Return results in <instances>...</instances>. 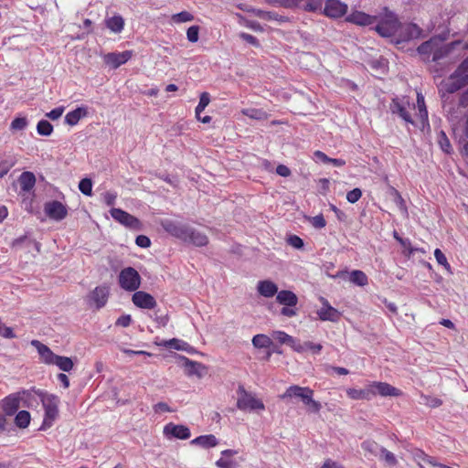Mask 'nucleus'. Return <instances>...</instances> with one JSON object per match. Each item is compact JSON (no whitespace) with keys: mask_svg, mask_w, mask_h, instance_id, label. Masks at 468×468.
<instances>
[{"mask_svg":"<svg viewBox=\"0 0 468 468\" xmlns=\"http://www.w3.org/2000/svg\"><path fill=\"white\" fill-rule=\"evenodd\" d=\"M36 394L41 401L45 410L43 423L40 427L41 431H45L53 425V422L58 416L59 399L56 395L48 394L42 390L37 391Z\"/></svg>","mask_w":468,"mask_h":468,"instance_id":"1","label":"nucleus"},{"mask_svg":"<svg viewBox=\"0 0 468 468\" xmlns=\"http://www.w3.org/2000/svg\"><path fill=\"white\" fill-rule=\"evenodd\" d=\"M410 102L408 97H394L389 103V111L393 115L398 116L404 121L405 124L417 126L416 119H412L410 112Z\"/></svg>","mask_w":468,"mask_h":468,"instance_id":"2","label":"nucleus"},{"mask_svg":"<svg viewBox=\"0 0 468 468\" xmlns=\"http://www.w3.org/2000/svg\"><path fill=\"white\" fill-rule=\"evenodd\" d=\"M418 52L424 61L434 62V65L431 68L432 72H439V37L434 36L428 41L423 42L418 48Z\"/></svg>","mask_w":468,"mask_h":468,"instance_id":"3","label":"nucleus"},{"mask_svg":"<svg viewBox=\"0 0 468 468\" xmlns=\"http://www.w3.org/2000/svg\"><path fill=\"white\" fill-rule=\"evenodd\" d=\"M237 394L239 396L237 400V408L239 410L253 411L265 409L263 402L251 392L247 391L243 385H239Z\"/></svg>","mask_w":468,"mask_h":468,"instance_id":"4","label":"nucleus"},{"mask_svg":"<svg viewBox=\"0 0 468 468\" xmlns=\"http://www.w3.org/2000/svg\"><path fill=\"white\" fill-rule=\"evenodd\" d=\"M141 276L133 267L123 268L118 276L119 285L127 292H135L141 285Z\"/></svg>","mask_w":468,"mask_h":468,"instance_id":"5","label":"nucleus"},{"mask_svg":"<svg viewBox=\"0 0 468 468\" xmlns=\"http://www.w3.org/2000/svg\"><path fill=\"white\" fill-rule=\"evenodd\" d=\"M399 23L397 16L392 12H388L378 20L374 28L383 37H393L395 38Z\"/></svg>","mask_w":468,"mask_h":468,"instance_id":"6","label":"nucleus"},{"mask_svg":"<svg viewBox=\"0 0 468 468\" xmlns=\"http://www.w3.org/2000/svg\"><path fill=\"white\" fill-rule=\"evenodd\" d=\"M323 3L324 0H321V10L314 12L315 14L324 15L332 19H337L347 13V5L340 0H326L324 5H323Z\"/></svg>","mask_w":468,"mask_h":468,"instance_id":"7","label":"nucleus"},{"mask_svg":"<svg viewBox=\"0 0 468 468\" xmlns=\"http://www.w3.org/2000/svg\"><path fill=\"white\" fill-rule=\"evenodd\" d=\"M420 34L421 29L414 23H399L398 31L393 42L399 45L418 38Z\"/></svg>","mask_w":468,"mask_h":468,"instance_id":"8","label":"nucleus"},{"mask_svg":"<svg viewBox=\"0 0 468 468\" xmlns=\"http://www.w3.org/2000/svg\"><path fill=\"white\" fill-rule=\"evenodd\" d=\"M110 296V288L108 285L103 284L95 287L86 298L87 303L90 307H95L97 310L105 306Z\"/></svg>","mask_w":468,"mask_h":468,"instance_id":"9","label":"nucleus"},{"mask_svg":"<svg viewBox=\"0 0 468 468\" xmlns=\"http://www.w3.org/2000/svg\"><path fill=\"white\" fill-rule=\"evenodd\" d=\"M110 214L115 221L132 230H141L142 229L141 221L122 208L112 207Z\"/></svg>","mask_w":468,"mask_h":468,"instance_id":"10","label":"nucleus"},{"mask_svg":"<svg viewBox=\"0 0 468 468\" xmlns=\"http://www.w3.org/2000/svg\"><path fill=\"white\" fill-rule=\"evenodd\" d=\"M162 228L171 236L182 240L186 239L189 225L173 219H164L161 222Z\"/></svg>","mask_w":468,"mask_h":468,"instance_id":"11","label":"nucleus"},{"mask_svg":"<svg viewBox=\"0 0 468 468\" xmlns=\"http://www.w3.org/2000/svg\"><path fill=\"white\" fill-rule=\"evenodd\" d=\"M281 5L286 8H302L305 12L313 13L321 10V0H278Z\"/></svg>","mask_w":468,"mask_h":468,"instance_id":"12","label":"nucleus"},{"mask_svg":"<svg viewBox=\"0 0 468 468\" xmlns=\"http://www.w3.org/2000/svg\"><path fill=\"white\" fill-rule=\"evenodd\" d=\"M44 212L50 219L60 221L67 217L68 208L60 201L52 200L44 204Z\"/></svg>","mask_w":468,"mask_h":468,"instance_id":"13","label":"nucleus"},{"mask_svg":"<svg viewBox=\"0 0 468 468\" xmlns=\"http://www.w3.org/2000/svg\"><path fill=\"white\" fill-rule=\"evenodd\" d=\"M320 302L322 303V307L316 311L318 318L324 322H338L342 315L341 313L333 307L325 298L320 297Z\"/></svg>","mask_w":468,"mask_h":468,"instance_id":"14","label":"nucleus"},{"mask_svg":"<svg viewBox=\"0 0 468 468\" xmlns=\"http://www.w3.org/2000/svg\"><path fill=\"white\" fill-rule=\"evenodd\" d=\"M133 56V51L125 50L122 52H110L103 56L104 63L115 69L125 64Z\"/></svg>","mask_w":468,"mask_h":468,"instance_id":"15","label":"nucleus"},{"mask_svg":"<svg viewBox=\"0 0 468 468\" xmlns=\"http://www.w3.org/2000/svg\"><path fill=\"white\" fill-rule=\"evenodd\" d=\"M164 435L167 438H176L179 440H187L191 436L188 427L172 422L164 427Z\"/></svg>","mask_w":468,"mask_h":468,"instance_id":"16","label":"nucleus"},{"mask_svg":"<svg viewBox=\"0 0 468 468\" xmlns=\"http://www.w3.org/2000/svg\"><path fill=\"white\" fill-rule=\"evenodd\" d=\"M133 304L142 309H154L157 303L153 295L144 291H135L132 296Z\"/></svg>","mask_w":468,"mask_h":468,"instance_id":"17","label":"nucleus"},{"mask_svg":"<svg viewBox=\"0 0 468 468\" xmlns=\"http://www.w3.org/2000/svg\"><path fill=\"white\" fill-rule=\"evenodd\" d=\"M374 397L379 395L381 397H398L401 391L387 382L373 381L370 383Z\"/></svg>","mask_w":468,"mask_h":468,"instance_id":"18","label":"nucleus"},{"mask_svg":"<svg viewBox=\"0 0 468 468\" xmlns=\"http://www.w3.org/2000/svg\"><path fill=\"white\" fill-rule=\"evenodd\" d=\"M468 84V77L458 73L454 70V72L450 76L447 81L444 83V89L449 93H454L457 90H461L463 87Z\"/></svg>","mask_w":468,"mask_h":468,"instance_id":"19","label":"nucleus"},{"mask_svg":"<svg viewBox=\"0 0 468 468\" xmlns=\"http://www.w3.org/2000/svg\"><path fill=\"white\" fill-rule=\"evenodd\" d=\"M1 407L2 412L8 417L15 415L20 408V395L18 392L5 397L1 402Z\"/></svg>","mask_w":468,"mask_h":468,"instance_id":"20","label":"nucleus"},{"mask_svg":"<svg viewBox=\"0 0 468 468\" xmlns=\"http://www.w3.org/2000/svg\"><path fill=\"white\" fill-rule=\"evenodd\" d=\"M378 20L376 16H370L361 11L352 12L346 21L357 26H372Z\"/></svg>","mask_w":468,"mask_h":468,"instance_id":"21","label":"nucleus"},{"mask_svg":"<svg viewBox=\"0 0 468 468\" xmlns=\"http://www.w3.org/2000/svg\"><path fill=\"white\" fill-rule=\"evenodd\" d=\"M30 344L37 349L41 362L46 365H53L57 355L48 346L38 340H32Z\"/></svg>","mask_w":468,"mask_h":468,"instance_id":"22","label":"nucleus"},{"mask_svg":"<svg viewBox=\"0 0 468 468\" xmlns=\"http://www.w3.org/2000/svg\"><path fill=\"white\" fill-rule=\"evenodd\" d=\"M184 242L192 244L197 247H203L208 243V238L205 233L189 226L187 229L186 239L184 240Z\"/></svg>","mask_w":468,"mask_h":468,"instance_id":"23","label":"nucleus"},{"mask_svg":"<svg viewBox=\"0 0 468 468\" xmlns=\"http://www.w3.org/2000/svg\"><path fill=\"white\" fill-rule=\"evenodd\" d=\"M346 395L354 400H371L374 398L370 383L366 388L360 389L349 388L346 389Z\"/></svg>","mask_w":468,"mask_h":468,"instance_id":"24","label":"nucleus"},{"mask_svg":"<svg viewBox=\"0 0 468 468\" xmlns=\"http://www.w3.org/2000/svg\"><path fill=\"white\" fill-rule=\"evenodd\" d=\"M257 292L261 296L271 298L278 293V286L271 280L259 281L257 283Z\"/></svg>","mask_w":468,"mask_h":468,"instance_id":"25","label":"nucleus"},{"mask_svg":"<svg viewBox=\"0 0 468 468\" xmlns=\"http://www.w3.org/2000/svg\"><path fill=\"white\" fill-rule=\"evenodd\" d=\"M310 393L309 387H301L298 385H292L286 388L285 392L280 395V399L282 400H286L288 399L297 398L302 400L303 399L304 394Z\"/></svg>","mask_w":468,"mask_h":468,"instance_id":"26","label":"nucleus"},{"mask_svg":"<svg viewBox=\"0 0 468 468\" xmlns=\"http://www.w3.org/2000/svg\"><path fill=\"white\" fill-rule=\"evenodd\" d=\"M276 301L282 306H296L298 303V297L292 291L282 290L278 292Z\"/></svg>","mask_w":468,"mask_h":468,"instance_id":"27","label":"nucleus"},{"mask_svg":"<svg viewBox=\"0 0 468 468\" xmlns=\"http://www.w3.org/2000/svg\"><path fill=\"white\" fill-rule=\"evenodd\" d=\"M190 443L192 445L200 446L204 449H209L218 445V441L213 434L200 435L193 439Z\"/></svg>","mask_w":468,"mask_h":468,"instance_id":"28","label":"nucleus"},{"mask_svg":"<svg viewBox=\"0 0 468 468\" xmlns=\"http://www.w3.org/2000/svg\"><path fill=\"white\" fill-rule=\"evenodd\" d=\"M18 182L21 191L29 192L36 185V176L32 172L26 171L19 176Z\"/></svg>","mask_w":468,"mask_h":468,"instance_id":"29","label":"nucleus"},{"mask_svg":"<svg viewBox=\"0 0 468 468\" xmlns=\"http://www.w3.org/2000/svg\"><path fill=\"white\" fill-rule=\"evenodd\" d=\"M86 107H78L75 110L69 112L65 116V123L70 126L78 124L80 120L87 115Z\"/></svg>","mask_w":468,"mask_h":468,"instance_id":"30","label":"nucleus"},{"mask_svg":"<svg viewBox=\"0 0 468 468\" xmlns=\"http://www.w3.org/2000/svg\"><path fill=\"white\" fill-rule=\"evenodd\" d=\"M39 389H37L38 391ZM37 390L35 388L30 390H23L18 392L20 395V401H23V406L25 407H33L35 404L38 403V397L36 394Z\"/></svg>","mask_w":468,"mask_h":468,"instance_id":"31","label":"nucleus"},{"mask_svg":"<svg viewBox=\"0 0 468 468\" xmlns=\"http://www.w3.org/2000/svg\"><path fill=\"white\" fill-rule=\"evenodd\" d=\"M417 107L419 110L420 119H416L417 122H420L422 128L428 123V111L425 105L424 96L421 93H417Z\"/></svg>","mask_w":468,"mask_h":468,"instance_id":"32","label":"nucleus"},{"mask_svg":"<svg viewBox=\"0 0 468 468\" xmlns=\"http://www.w3.org/2000/svg\"><path fill=\"white\" fill-rule=\"evenodd\" d=\"M105 25L113 33H121L124 27V19L122 16L116 15L105 20Z\"/></svg>","mask_w":468,"mask_h":468,"instance_id":"33","label":"nucleus"},{"mask_svg":"<svg viewBox=\"0 0 468 468\" xmlns=\"http://www.w3.org/2000/svg\"><path fill=\"white\" fill-rule=\"evenodd\" d=\"M252 345L255 348L262 349V348H271L273 346V342L271 337L266 335L259 334L252 337Z\"/></svg>","mask_w":468,"mask_h":468,"instance_id":"34","label":"nucleus"},{"mask_svg":"<svg viewBox=\"0 0 468 468\" xmlns=\"http://www.w3.org/2000/svg\"><path fill=\"white\" fill-rule=\"evenodd\" d=\"M158 346H165L166 348L176 349V350H184L187 351L189 345L182 340L173 338L170 340H164L161 343H156Z\"/></svg>","mask_w":468,"mask_h":468,"instance_id":"35","label":"nucleus"},{"mask_svg":"<svg viewBox=\"0 0 468 468\" xmlns=\"http://www.w3.org/2000/svg\"><path fill=\"white\" fill-rule=\"evenodd\" d=\"M348 280L357 285V286H365L368 283V279L366 273L359 270H354L348 273Z\"/></svg>","mask_w":468,"mask_h":468,"instance_id":"36","label":"nucleus"},{"mask_svg":"<svg viewBox=\"0 0 468 468\" xmlns=\"http://www.w3.org/2000/svg\"><path fill=\"white\" fill-rule=\"evenodd\" d=\"M31 420L30 413L27 410H19L15 416V424L20 429H26L28 427Z\"/></svg>","mask_w":468,"mask_h":468,"instance_id":"37","label":"nucleus"},{"mask_svg":"<svg viewBox=\"0 0 468 468\" xmlns=\"http://www.w3.org/2000/svg\"><path fill=\"white\" fill-rule=\"evenodd\" d=\"M361 448L370 456L378 457L382 446L373 440H366L361 443Z\"/></svg>","mask_w":468,"mask_h":468,"instance_id":"38","label":"nucleus"},{"mask_svg":"<svg viewBox=\"0 0 468 468\" xmlns=\"http://www.w3.org/2000/svg\"><path fill=\"white\" fill-rule=\"evenodd\" d=\"M53 365L64 372H69L74 367V362L70 357L57 355Z\"/></svg>","mask_w":468,"mask_h":468,"instance_id":"39","label":"nucleus"},{"mask_svg":"<svg viewBox=\"0 0 468 468\" xmlns=\"http://www.w3.org/2000/svg\"><path fill=\"white\" fill-rule=\"evenodd\" d=\"M241 113L253 120H265L268 117L267 112L263 109L247 108L242 109Z\"/></svg>","mask_w":468,"mask_h":468,"instance_id":"40","label":"nucleus"},{"mask_svg":"<svg viewBox=\"0 0 468 468\" xmlns=\"http://www.w3.org/2000/svg\"><path fill=\"white\" fill-rule=\"evenodd\" d=\"M378 457L389 466H395L398 463L395 454L382 446Z\"/></svg>","mask_w":468,"mask_h":468,"instance_id":"41","label":"nucleus"},{"mask_svg":"<svg viewBox=\"0 0 468 468\" xmlns=\"http://www.w3.org/2000/svg\"><path fill=\"white\" fill-rule=\"evenodd\" d=\"M37 132L39 135L49 136L53 133V125L47 120H40L37 124Z\"/></svg>","mask_w":468,"mask_h":468,"instance_id":"42","label":"nucleus"},{"mask_svg":"<svg viewBox=\"0 0 468 468\" xmlns=\"http://www.w3.org/2000/svg\"><path fill=\"white\" fill-rule=\"evenodd\" d=\"M210 102V95L207 92H202L199 98V101L197 106L196 107L195 113L196 117L199 118L201 112L206 109V107Z\"/></svg>","mask_w":468,"mask_h":468,"instance_id":"43","label":"nucleus"},{"mask_svg":"<svg viewBox=\"0 0 468 468\" xmlns=\"http://www.w3.org/2000/svg\"><path fill=\"white\" fill-rule=\"evenodd\" d=\"M194 18V16L188 11H181L177 14H174L171 17L172 21L176 24L190 22L193 21Z\"/></svg>","mask_w":468,"mask_h":468,"instance_id":"44","label":"nucleus"},{"mask_svg":"<svg viewBox=\"0 0 468 468\" xmlns=\"http://www.w3.org/2000/svg\"><path fill=\"white\" fill-rule=\"evenodd\" d=\"M28 125V121L27 117H16L10 124V129L12 131H23Z\"/></svg>","mask_w":468,"mask_h":468,"instance_id":"45","label":"nucleus"},{"mask_svg":"<svg viewBox=\"0 0 468 468\" xmlns=\"http://www.w3.org/2000/svg\"><path fill=\"white\" fill-rule=\"evenodd\" d=\"M80 191L87 196L90 197L92 195V181L90 178H83L79 183Z\"/></svg>","mask_w":468,"mask_h":468,"instance_id":"46","label":"nucleus"},{"mask_svg":"<svg viewBox=\"0 0 468 468\" xmlns=\"http://www.w3.org/2000/svg\"><path fill=\"white\" fill-rule=\"evenodd\" d=\"M16 159L14 157H9L3 160L0 163V178L4 177L9 170L15 165Z\"/></svg>","mask_w":468,"mask_h":468,"instance_id":"47","label":"nucleus"},{"mask_svg":"<svg viewBox=\"0 0 468 468\" xmlns=\"http://www.w3.org/2000/svg\"><path fill=\"white\" fill-rule=\"evenodd\" d=\"M274 339H276L280 344H284L290 346L291 343L293 342V337L286 334L282 331H275L272 334Z\"/></svg>","mask_w":468,"mask_h":468,"instance_id":"48","label":"nucleus"},{"mask_svg":"<svg viewBox=\"0 0 468 468\" xmlns=\"http://www.w3.org/2000/svg\"><path fill=\"white\" fill-rule=\"evenodd\" d=\"M199 37V27L198 26H191L186 30V38L191 43H196L198 41Z\"/></svg>","mask_w":468,"mask_h":468,"instance_id":"49","label":"nucleus"},{"mask_svg":"<svg viewBox=\"0 0 468 468\" xmlns=\"http://www.w3.org/2000/svg\"><path fill=\"white\" fill-rule=\"evenodd\" d=\"M362 197V190L358 187H356L346 194V200L351 203L355 204Z\"/></svg>","mask_w":468,"mask_h":468,"instance_id":"50","label":"nucleus"},{"mask_svg":"<svg viewBox=\"0 0 468 468\" xmlns=\"http://www.w3.org/2000/svg\"><path fill=\"white\" fill-rule=\"evenodd\" d=\"M0 335L7 338L12 339L16 337V335L13 331V329L9 326H6L2 320L0 321Z\"/></svg>","mask_w":468,"mask_h":468,"instance_id":"51","label":"nucleus"},{"mask_svg":"<svg viewBox=\"0 0 468 468\" xmlns=\"http://www.w3.org/2000/svg\"><path fill=\"white\" fill-rule=\"evenodd\" d=\"M287 241L289 245L298 250L304 246L303 240L297 235H290Z\"/></svg>","mask_w":468,"mask_h":468,"instance_id":"52","label":"nucleus"},{"mask_svg":"<svg viewBox=\"0 0 468 468\" xmlns=\"http://www.w3.org/2000/svg\"><path fill=\"white\" fill-rule=\"evenodd\" d=\"M64 110L65 108L63 106L54 108L53 110L46 113V117L49 118L50 120L56 121L62 116Z\"/></svg>","mask_w":468,"mask_h":468,"instance_id":"53","label":"nucleus"},{"mask_svg":"<svg viewBox=\"0 0 468 468\" xmlns=\"http://www.w3.org/2000/svg\"><path fill=\"white\" fill-rule=\"evenodd\" d=\"M154 411L155 413H165V412H174L175 410L169 407V405L165 402H158L154 405Z\"/></svg>","mask_w":468,"mask_h":468,"instance_id":"54","label":"nucleus"},{"mask_svg":"<svg viewBox=\"0 0 468 468\" xmlns=\"http://www.w3.org/2000/svg\"><path fill=\"white\" fill-rule=\"evenodd\" d=\"M394 238L400 243V245L402 246L403 249L409 250L410 254L415 250V249H413L410 246V240L408 239H403V238L399 237L396 231H394Z\"/></svg>","mask_w":468,"mask_h":468,"instance_id":"55","label":"nucleus"},{"mask_svg":"<svg viewBox=\"0 0 468 468\" xmlns=\"http://www.w3.org/2000/svg\"><path fill=\"white\" fill-rule=\"evenodd\" d=\"M116 199H117L116 192L108 191L103 194V201L109 207H112L115 204Z\"/></svg>","mask_w":468,"mask_h":468,"instance_id":"56","label":"nucleus"},{"mask_svg":"<svg viewBox=\"0 0 468 468\" xmlns=\"http://www.w3.org/2000/svg\"><path fill=\"white\" fill-rule=\"evenodd\" d=\"M239 37L246 41L247 43L254 46V47H259L260 46V42L258 40V38L250 34H248V33H245V32H242L239 34Z\"/></svg>","mask_w":468,"mask_h":468,"instance_id":"57","label":"nucleus"},{"mask_svg":"<svg viewBox=\"0 0 468 468\" xmlns=\"http://www.w3.org/2000/svg\"><path fill=\"white\" fill-rule=\"evenodd\" d=\"M135 244L140 248L146 249L151 246V240L145 235H139L135 239Z\"/></svg>","mask_w":468,"mask_h":468,"instance_id":"58","label":"nucleus"},{"mask_svg":"<svg viewBox=\"0 0 468 468\" xmlns=\"http://www.w3.org/2000/svg\"><path fill=\"white\" fill-rule=\"evenodd\" d=\"M132 323V316L130 314L121 315L117 320L115 324L117 326L128 327Z\"/></svg>","mask_w":468,"mask_h":468,"instance_id":"59","label":"nucleus"},{"mask_svg":"<svg viewBox=\"0 0 468 468\" xmlns=\"http://www.w3.org/2000/svg\"><path fill=\"white\" fill-rule=\"evenodd\" d=\"M312 225L316 229H322L325 227L326 221L322 214L312 218Z\"/></svg>","mask_w":468,"mask_h":468,"instance_id":"60","label":"nucleus"},{"mask_svg":"<svg viewBox=\"0 0 468 468\" xmlns=\"http://www.w3.org/2000/svg\"><path fill=\"white\" fill-rule=\"evenodd\" d=\"M216 465L218 468H235L236 463L232 460L220 458L216 462Z\"/></svg>","mask_w":468,"mask_h":468,"instance_id":"61","label":"nucleus"},{"mask_svg":"<svg viewBox=\"0 0 468 468\" xmlns=\"http://www.w3.org/2000/svg\"><path fill=\"white\" fill-rule=\"evenodd\" d=\"M306 351L310 350L314 354H319L321 350L323 349V346L321 344H315L311 341L305 342Z\"/></svg>","mask_w":468,"mask_h":468,"instance_id":"62","label":"nucleus"},{"mask_svg":"<svg viewBox=\"0 0 468 468\" xmlns=\"http://www.w3.org/2000/svg\"><path fill=\"white\" fill-rule=\"evenodd\" d=\"M281 314L286 317H293L297 314L295 306H283L281 309Z\"/></svg>","mask_w":468,"mask_h":468,"instance_id":"63","label":"nucleus"},{"mask_svg":"<svg viewBox=\"0 0 468 468\" xmlns=\"http://www.w3.org/2000/svg\"><path fill=\"white\" fill-rule=\"evenodd\" d=\"M455 71L468 77V57L458 66Z\"/></svg>","mask_w":468,"mask_h":468,"instance_id":"64","label":"nucleus"}]
</instances>
